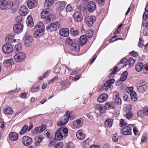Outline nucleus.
I'll list each match as a JSON object with an SVG mask.
<instances>
[{
	"label": "nucleus",
	"mask_w": 148,
	"mask_h": 148,
	"mask_svg": "<svg viewBox=\"0 0 148 148\" xmlns=\"http://www.w3.org/2000/svg\"><path fill=\"white\" fill-rule=\"evenodd\" d=\"M96 8L95 3L92 1L89 2L87 4V9L88 11L90 12H93Z\"/></svg>",
	"instance_id": "9b49d317"
},
{
	"label": "nucleus",
	"mask_w": 148,
	"mask_h": 148,
	"mask_svg": "<svg viewBox=\"0 0 148 148\" xmlns=\"http://www.w3.org/2000/svg\"><path fill=\"white\" fill-rule=\"evenodd\" d=\"M113 120L111 119H109L106 120L104 123V125L107 127H110L112 126Z\"/></svg>",
	"instance_id": "c9c22d12"
},
{
	"label": "nucleus",
	"mask_w": 148,
	"mask_h": 148,
	"mask_svg": "<svg viewBox=\"0 0 148 148\" xmlns=\"http://www.w3.org/2000/svg\"><path fill=\"white\" fill-rule=\"evenodd\" d=\"M143 112L146 115H148V107L145 108L143 109Z\"/></svg>",
	"instance_id": "774afa93"
},
{
	"label": "nucleus",
	"mask_w": 148,
	"mask_h": 148,
	"mask_svg": "<svg viewBox=\"0 0 148 148\" xmlns=\"http://www.w3.org/2000/svg\"><path fill=\"white\" fill-rule=\"evenodd\" d=\"M28 128V126L27 125H24L22 128V129L21 130L20 132V134L22 135L24 134V133L27 130Z\"/></svg>",
	"instance_id": "79ce46f5"
},
{
	"label": "nucleus",
	"mask_w": 148,
	"mask_h": 148,
	"mask_svg": "<svg viewBox=\"0 0 148 148\" xmlns=\"http://www.w3.org/2000/svg\"><path fill=\"white\" fill-rule=\"evenodd\" d=\"M23 28V25L21 23L16 24L13 26L14 32L16 33H18L21 32Z\"/></svg>",
	"instance_id": "9d476101"
},
{
	"label": "nucleus",
	"mask_w": 148,
	"mask_h": 148,
	"mask_svg": "<svg viewBox=\"0 0 148 148\" xmlns=\"http://www.w3.org/2000/svg\"><path fill=\"white\" fill-rule=\"evenodd\" d=\"M21 140L23 145L25 146H29L32 142V139L29 136H27L23 137Z\"/></svg>",
	"instance_id": "423d86ee"
},
{
	"label": "nucleus",
	"mask_w": 148,
	"mask_h": 148,
	"mask_svg": "<svg viewBox=\"0 0 148 148\" xmlns=\"http://www.w3.org/2000/svg\"><path fill=\"white\" fill-rule=\"evenodd\" d=\"M68 130L66 127L59 128L55 133V138L56 140H60L65 139L68 134Z\"/></svg>",
	"instance_id": "f257e3e1"
},
{
	"label": "nucleus",
	"mask_w": 148,
	"mask_h": 148,
	"mask_svg": "<svg viewBox=\"0 0 148 148\" xmlns=\"http://www.w3.org/2000/svg\"><path fill=\"white\" fill-rule=\"evenodd\" d=\"M108 95L106 94H103L100 95L97 99L98 101L100 103H102L106 101L107 99Z\"/></svg>",
	"instance_id": "4be33fe9"
},
{
	"label": "nucleus",
	"mask_w": 148,
	"mask_h": 148,
	"mask_svg": "<svg viewBox=\"0 0 148 148\" xmlns=\"http://www.w3.org/2000/svg\"><path fill=\"white\" fill-rule=\"evenodd\" d=\"M83 123V121L82 119H78L73 122V125L76 128L81 126Z\"/></svg>",
	"instance_id": "6ab92c4d"
},
{
	"label": "nucleus",
	"mask_w": 148,
	"mask_h": 148,
	"mask_svg": "<svg viewBox=\"0 0 148 148\" xmlns=\"http://www.w3.org/2000/svg\"><path fill=\"white\" fill-rule=\"evenodd\" d=\"M73 10V8L70 5H68L66 8V11L67 12H70Z\"/></svg>",
	"instance_id": "bf43d9fd"
},
{
	"label": "nucleus",
	"mask_w": 148,
	"mask_h": 148,
	"mask_svg": "<svg viewBox=\"0 0 148 148\" xmlns=\"http://www.w3.org/2000/svg\"><path fill=\"white\" fill-rule=\"evenodd\" d=\"M69 118L70 112L67 111L66 112L65 114L59 119L57 122V125L59 126L65 125L68 122Z\"/></svg>",
	"instance_id": "f03ea898"
},
{
	"label": "nucleus",
	"mask_w": 148,
	"mask_h": 148,
	"mask_svg": "<svg viewBox=\"0 0 148 148\" xmlns=\"http://www.w3.org/2000/svg\"><path fill=\"white\" fill-rule=\"evenodd\" d=\"M142 26L144 27H145V28L144 29L143 33L145 36H147L148 35V21L145 23H142Z\"/></svg>",
	"instance_id": "c756f323"
},
{
	"label": "nucleus",
	"mask_w": 148,
	"mask_h": 148,
	"mask_svg": "<svg viewBox=\"0 0 148 148\" xmlns=\"http://www.w3.org/2000/svg\"><path fill=\"white\" fill-rule=\"evenodd\" d=\"M46 128V126L44 124L41 125L40 126L38 127V133L43 132Z\"/></svg>",
	"instance_id": "ea45409f"
},
{
	"label": "nucleus",
	"mask_w": 148,
	"mask_h": 148,
	"mask_svg": "<svg viewBox=\"0 0 148 148\" xmlns=\"http://www.w3.org/2000/svg\"><path fill=\"white\" fill-rule=\"evenodd\" d=\"M114 107L115 103L113 102H107L105 104L104 106L105 109L106 110L113 109Z\"/></svg>",
	"instance_id": "bb28decb"
},
{
	"label": "nucleus",
	"mask_w": 148,
	"mask_h": 148,
	"mask_svg": "<svg viewBox=\"0 0 148 148\" xmlns=\"http://www.w3.org/2000/svg\"><path fill=\"white\" fill-rule=\"evenodd\" d=\"M26 56V54L24 52H19L14 56V59L16 62H21L24 60Z\"/></svg>",
	"instance_id": "20e7f679"
},
{
	"label": "nucleus",
	"mask_w": 148,
	"mask_h": 148,
	"mask_svg": "<svg viewBox=\"0 0 148 148\" xmlns=\"http://www.w3.org/2000/svg\"><path fill=\"white\" fill-rule=\"evenodd\" d=\"M53 0H45V6L47 8H50L53 5Z\"/></svg>",
	"instance_id": "f704fd0d"
},
{
	"label": "nucleus",
	"mask_w": 148,
	"mask_h": 148,
	"mask_svg": "<svg viewBox=\"0 0 148 148\" xmlns=\"http://www.w3.org/2000/svg\"><path fill=\"white\" fill-rule=\"evenodd\" d=\"M59 34L62 36L67 37L69 34V30L67 28L61 29L59 31Z\"/></svg>",
	"instance_id": "f3484780"
},
{
	"label": "nucleus",
	"mask_w": 148,
	"mask_h": 148,
	"mask_svg": "<svg viewBox=\"0 0 148 148\" xmlns=\"http://www.w3.org/2000/svg\"><path fill=\"white\" fill-rule=\"evenodd\" d=\"M2 50L5 54H9L11 53L13 51L12 46L9 43L5 44L2 47Z\"/></svg>",
	"instance_id": "39448f33"
},
{
	"label": "nucleus",
	"mask_w": 148,
	"mask_h": 148,
	"mask_svg": "<svg viewBox=\"0 0 148 148\" xmlns=\"http://www.w3.org/2000/svg\"><path fill=\"white\" fill-rule=\"evenodd\" d=\"M87 36L89 38L91 37L93 34V32L91 30H89L87 32Z\"/></svg>",
	"instance_id": "4d7b16f0"
},
{
	"label": "nucleus",
	"mask_w": 148,
	"mask_h": 148,
	"mask_svg": "<svg viewBox=\"0 0 148 148\" xmlns=\"http://www.w3.org/2000/svg\"><path fill=\"white\" fill-rule=\"evenodd\" d=\"M128 62V60L126 59H123L120 61V63L123 64V66L124 67L127 65Z\"/></svg>",
	"instance_id": "3c124183"
},
{
	"label": "nucleus",
	"mask_w": 148,
	"mask_h": 148,
	"mask_svg": "<svg viewBox=\"0 0 148 148\" xmlns=\"http://www.w3.org/2000/svg\"><path fill=\"white\" fill-rule=\"evenodd\" d=\"M118 67L117 66H114L112 69H111V72L110 73V76L116 73L118 71L117 70Z\"/></svg>",
	"instance_id": "de8ad7c7"
},
{
	"label": "nucleus",
	"mask_w": 148,
	"mask_h": 148,
	"mask_svg": "<svg viewBox=\"0 0 148 148\" xmlns=\"http://www.w3.org/2000/svg\"><path fill=\"white\" fill-rule=\"evenodd\" d=\"M38 32L39 33L42 34L44 30L45 27L44 24L41 22L39 21L38 23Z\"/></svg>",
	"instance_id": "5701e85b"
},
{
	"label": "nucleus",
	"mask_w": 148,
	"mask_h": 148,
	"mask_svg": "<svg viewBox=\"0 0 148 148\" xmlns=\"http://www.w3.org/2000/svg\"><path fill=\"white\" fill-rule=\"evenodd\" d=\"M66 148H75L74 145L71 142L68 143L66 146Z\"/></svg>",
	"instance_id": "5fc2aeb1"
},
{
	"label": "nucleus",
	"mask_w": 148,
	"mask_h": 148,
	"mask_svg": "<svg viewBox=\"0 0 148 148\" xmlns=\"http://www.w3.org/2000/svg\"><path fill=\"white\" fill-rule=\"evenodd\" d=\"M133 115L131 112H129L127 113L125 115L126 118L128 120H130L133 116Z\"/></svg>",
	"instance_id": "a19ab883"
},
{
	"label": "nucleus",
	"mask_w": 148,
	"mask_h": 148,
	"mask_svg": "<svg viewBox=\"0 0 148 148\" xmlns=\"http://www.w3.org/2000/svg\"><path fill=\"white\" fill-rule=\"evenodd\" d=\"M26 22L28 27H32L34 26V22L31 16H28L26 19Z\"/></svg>",
	"instance_id": "aec40b11"
},
{
	"label": "nucleus",
	"mask_w": 148,
	"mask_h": 148,
	"mask_svg": "<svg viewBox=\"0 0 148 148\" xmlns=\"http://www.w3.org/2000/svg\"><path fill=\"white\" fill-rule=\"evenodd\" d=\"M28 12V9L24 5L22 6L20 8L19 11V14L22 16L27 15Z\"/></svg>",
	"instance_id": "ddd939ff"
},
{
	"label": "nucleus",
	"mask_w": 148,
	"mask_h": 148,
	"mask_svg": "<svg viewBox=\"0 0 148 148\" xmlns=\"http://www.w3.org/2000/svg\"><path fill=\"white\" fill-rule=\"evenodd\" d=\"M144 13L143 17L144 20H146L148 18V11L147 10Z\"/></svg>",
	"instance_id": "13d9d810"
},
{
	"label": "nucleus",
	"mask_w": 148,
	"mask_h": 148,
	"mask_svg": "<svg viewBox=\"0 0 148 148\" xmlns=\"http://www.w3.org/2000/svg\"><path fill=\"white\" fill-rule=\"evenodd\" d=\"M48 75V72H46L45 73H44L43 75L42 76L40 77L39 79V80H42L44 78H45L46 76Z\"/></svg>",
	"instance_id": "0e129e2a"
},
{
	"label": "nucleus",
	"mask_w": 148,
	"mask_h": 148,
	"mask_svg": "<svg viewBox=\"0 0 148 148\" xmlns=\"http://www.w3.org/2000/svg\"><path fill=\"white\" fill-rule=\"evenodd\" d=\"M13 5L12 2L10 0L5 1L2 5L1 6V8L2 10H4L5 8H10Z\"/></svg>",
	"instance_id": "f8f14e48"
},
{
	"label": "nucleus",
	"mask_w": 148,
	"mask_h": 148,
	"mask_svg": "<svg viewBox=\"0 0 148 148\" xmlns=\"http://www.w3.org/2000/svg\"><path fill=\"white\" fill-rule=\"evenodd\" d=\"M147 137V135L145 134H144L143 135L141 139V143L146 141Z\"/></svg>",
	"instance_id": "864d4df0"
},
{
	"label": "nucleus",
	"mask_w": 148,
	"mask_h": 148,
	"mask_svg": "<svg viewBox=\"0 0 148 148\" xmlns=\"http://www.w3.org/2000/svg\"><path fill=\"white\" fill-rule=\"evenodd\" d=\"M77 44L76 45H75V44H73L72 45L73 47V49L74 50L76 51H77L79 50V44L78 42H76Z\"/></svg>",
	"instance_id": "49530a36"
},
{
	"label": "nucleus",
	"mask_w": 148,
	"mask_h": 148,
	"mask_svg": "<svg viewBox=\"0 0 148 148\" xmlns=\"http://www.w3.org/2000/svg\"><path fill=\"white\" fill-rule=\"evenodd\" d=\"M22 21V16L20 15L17 17L15 21L17 23H20Z\"/></svg>",
	"instance_id": "052dcab7"
},
{
	"label": "nucleus",
	"mask_w": 148,
	"mask_h": 148,
	"mask_svg": "<svg viewBox=\"0 0 148 148\" xmlns=\"http://www.w3.org/2000/svg\"><path fill=\"white\" fill-rule=\"evenodd\" d=\"M65 42L66 45L71 46H72L74 44L73 40L70 38H66Z\"/></svg>",
	"instance_id": "a18cd8bd"
},
{
	"label": "nucleus",
	"mask_w": 148,
	"mask_h": 148,
	"mask_svg": "<svg viewBox=\"0 0 148 148\" xmlns=\"http://www.w3.org/2000/svg\"><path fill=\"white\" fill-rule=\"evenodd\" d=\"M43 136L41 135H38V146L39 145L40 143H41L43 139Z\"/></svg>",
	"instance_id": "09e8293b"
},
{
	"label": "nucleus",
	"mask_w": 148,
	"mask_h": 148,
	"mask_svg": "<svg viewBox=\"0 0 148 148\" xmlns=\"http://www.w3.org/2000/svg\"><path fill=\"white\" fill-rule=\"evenodd\" d=\"M15 49L16 51H21L22 49V44L21 43H19L15 46Z\"/></svg>",
	"instance_id": "37998d69"
},
{
	"label": "nucleus",
	"mask_w": 148,
	"mask_h": 148,
	"mask_svg": "<svg viewBox=\"0 0 148 148\" xmlns=\"http://www.w3.org/2000/svg\"><path fill=\"white\" fill-rule=\"evenodd\" d=\"M112 139L113 141L115 142L118 140V137L117 136V134H115L113 135L112 137Z\"/></svg>",
	"instance_id": "69168bd1"
},
{
	"label": "nucleus",
	"mask_w": 148,
	"mask_h": 148,
	"mask_svg": "<svg viewBox=\"0 0 148 148\" xmlns=\"http://www.w3.org/2000/svg\"><path fill=\"white\" fill-rule=\"evenodd\" d=\"M111 86V85L110 84L108 81H107L104 84V86L102 87L103 89H105L106 90H107Z\"/></svg>",
	"instance_id": "c03bdc74"
},
{
	"label": "nucleus",
	"mask_w": 148,
	"mask_h": 148,
	"mask_svg": "<svg viewBox=\"0 0 148 148\" xmlns=\"http://www.w3.org/2000/svg\"><path fill=\"white\" fill-rule=\"evenodd\" d=\"M122 131L125 135H130L132 134V128L129 126H126L123 128Z\"/></svg>",
	"instance_id": "2eb2a0df"
},
{
	"label": "nucleus",
	"mask_w": 148,
	"mask_h": 148,
	"mask_svg": "<svg viewBox=\"0 0 148 148\" xmlns=\"http://www.w3.org/2000/svg\"><path fill=\"white\" fill-rule=\"evenodd\" d=\"M5 40L6 42L9 43H13L16 41V40L14 39L13 36L10 35H8L5 37Z\"/></svg>",
	"instance_id": "7c9ffc66"
},
{
	"label": "nucleus",
	"mask_w": 148,
	"mask_h": 148,
	"mask_svg": "<svg viewBox=\"0 0 148 148\" xmlns=\"http://www.w3.org/2000/svg\"><path fill=\"white\" fill-rule=\"evenodd\" d=\"M131 98L132 100L133 101H135L137 99L136 94L134 91H132L130 93Z\"/></svg>",
	"instance_id": "4c0bfd02"
},
{
	"label": "nucleus",
	"mask_w": 148,
	"mask_h": 148,
	"mask_svg": "<svg viewBox=\"0 0 148 148\" xmlns=\"http://www.w3.org/2000/svg\"><path fill=\"white\" fill-rule=\"evenodd\" d=\"M27 6L29 9H32L36 6L37 2L35 0H28L27 1Z\"/></svg>",
	"instance_id": "dca6fc26"
},
{
	"label": "nucleus",
	"mask_w": 148,
	"mask_h": 148,
	"mask_svg": "<svg viewBox=\"0 0 148 148\" xmlns=\"http://www.w3.org/2000/svg\"><path fill=\"white\" fill-rule=\"evenodd\" d=\"M127 124L126 122H125V120L123 119H121L120 120V123L119 125L121 127H123L124 125H126Z\"/></svg>",
	"instance_id": "8fccbe9b"
},
{
	"label": "nucleus",
	"mask_w": 148,
	"mask_h": 148,
	"mask_svg": "<svg viewBox=\"0 0 148 148\" xmlns=\"http://www.w3.org/2000/svg\"><path fill=\"white\" fill-rule=\"evenodd\" d=\"M95 108L96 110H99L101 113H104L105 112V110L101 105L96 104L95 106Z\"/></svg>",
	"instance_id": "473e14b6"
},
{
	"label": "nucleus",
	"mask_w": 148,
	"mask_h": 148,
	"mask_svg": "<svg viewBox=\"0 0 148 148\" xmlns=\"http://www.w3.org/2000/svg\"><path fill=\"white\" fill-rule=\"evenodd\" d=\"M76 136L78 139L79 140H82L85 137V135L83 133L82 130H79L76 133Z\"/></svg>",
	"instance_id": "412c9836"
},
{
	"label": "nucleus",
	"mask_w": 148,
	"mask_h": 148,
	"mask_svg": "<svg viewBox=\"0 0 148 148\" xmlns=\"http://www.w3.org/2000/svg\"><path fill=\"white\" fill-rule=\"evenodd\" d=\"M147 71L145 73L148 74V64L143 65V70Z\"/></svg>",
	"instance_id": "338daca9"
},
{
	"label": "nucleus",
	"mask_w": 148,
	"mask_h": 148,
	"mask_svg": "<svg viewBox=\"0 0 148 148\" xmlns=\"http://www.w3.org/2000/svg\"><path fill=\"white\" fill-rule=\"evenodd\" d=\"M136 70L138 72L140 71L142 69L143 70V65L142 63H138L136 65L135 67Z\"/></svg>",
	"instance_id": "72a5a7b5"
},
{
	"label": "nucleus",
	"mask_w": 148,
	"mask_h": 148,
	"mask_svg": "<svg viewBox=\"0 0 148 148\" xmlns=\"http://www.w3.org/2000/svg\"><path fill=\"white\" fill-rule=\"evenodd\" d=\"M63 147V144L61 143H57L55 146V148H62Z\"/></svg>",
	"instance_id": "680f3d73"
},
{
	"label": "nucleus",
	"mask_w": 148,
	"mask_h": 148,
	"mask_svg": "<svg viewBox=\"0 0 148 148\" xmlns=\"http://www.w3.org/2000/svg\"><path fill=\"white\" fill-rule=\"evenodd\" d=\"M52 11L50 8L45 9L41 12V17L42 18H46L47 16L51 14Z\"/></svg>",
	"instance_id": "1a4fd4ad"
},
{
	"label": "nucleus",
	"mask_w": 148,
	"mask_h": 148,
	"mask_svg": "<svg viewBox=\"0 0 148 148\" xmlns=\"http://www.w3.org/2000/svg\"><path fill=\"white\" fill-rule=\"evenodd\" d=\"M70 32L71 34L73 36H76L79 34L78 31L75 29L73 28H71L70 29Z\"/></svg>",
	"instance_id": "58836bf2"
},
{
	"label": "nucleus",
	"mask_w": 148,
	"mask_h": 148,
	"mask_svg": "<svg viewBox=\"0 0 148 148\" xmlns=\"http://www.w3.org/2000/svg\"><path fill=\"white\" fill-rule=\"evenodd\" d=\"M113 98L114 99L115 105H121V101L119 97V95L118 92H115L113 95Z\"/></svg>",
	"instance_id": "6e6552de"
},
{
	"label": "nucleus",
	"mask_w": 148,
	"mask_h": 148,
	"mask_svg": "<svg viewBox=\"0 0 148 148\" xmlns=\"http://www.w3.org/2000/svg\"><path fill=\"white\" fill-rule=\"evenodd\" d=\"M32 38L30 36H27L25 37L24 42L25 45L26 47L30 46L32 42Z\"/></svg>",
	"instance_id": "a211bd4d"
},
{
	"label": "nucleus",
	"mask_w": 148,
	"mask_h": 148,
	"mask_svg": "<svg viewBox=\"0 0 148 148\" xmlns=\"http://www.w3.org/2000/svg\"><path fill=\"white\" fill-rule=\"evenodd\" d=\"M147 85H143L142 86H137V91L140 93H143L147 90Z\"/></svg>",
	"instance_id": "a878e982"
},
{
	"label": "nucleus",
	"mask_w": 148,
	"mask_h": 148,
	"mask_svg": "<svg viewBox=\"0 0 148 148\" xmlns=\"http://www.w3.org/2000/svg\"><path fill=\"white\" fill-rule=\"evenodd\" d=\"M137 115L138 117H143L146 114H145V113L143 112V110L141 111L138 112L137 113Z\"/></svg>",
	"instance_id": "603ef678"
},
{
	"label": "nucleus",
	"mask_w": 148,
	"mask_h": 148,
	"mask_svg": "<svg viewBox=\"0 0 148 148\" xmlns=\"http://www.w3.org/2000/svg\"><path fill=\"white\" fill-rule=\"evenodd\" d=\"M9 137L10 139L12 141H15L18 138V136L16 133L11 132L10 133Z\"/></svg>",
	"instance_id": "b1692460"
},
{
	"label": "nucleus",
	"mask_w": 148,
	"mask_h": 148,
	"mask_svg": "<svg viewBox=\"0 0 148 148\" xmlns=\"http://www.w3.org/2000/svg\"><path fill=\"white\" fill-rule=\"evenodd\" d=\"M73 17L75 21L77 22H80L83 19L81 13L79 12H75L73 14Z\"/></svg>",
	"instance_id": "4468645a"
},
{
	"label": "nucleus",
	"mask_w": 148,
	"mask_h": 148,
	"mask_svg": "<svg viewBox=\"0 0 148 148\" xmlns=\"http://www.w3.org/2000/svg\"><path fill=\"white\" fill-rule=\"evenodd\" d=\"M144 45L143 40L140 38H139V42L138 44V45L139 47H142Z\"/></svg>",
	"instance_id": "6e6d98bb"
},
{
	"label": "nucleus",
	"mask_w": 148,
	"mask_h": 148,
	"mask_svg": "<svg viewBox=\"0 0 148 148\" xmlns=\"http://www.w3.org/2000/svg\"><path fill=\"white\" fill-rule=\"evenodd\" d=\"M127 72L126 71H125L122 73L120 77V80L122 81H125L127 78Z\"/></svg>",
	"instance_id": "e433bc0d"
},
{
	"label": "nucleus",
	"mask_w": 148,
	"mask_h": 148,
	"mask_svg": "<svg viewBox=\"0 0 148 148\" xmlns=\"http://www.w3.org/2000/svg\"><path fill=\"white\" fill-rule=\"evenodd\" d=\"M143 85H147L146 84V83L145 82H143L141 81H140L139 82L137 83V86H143Z\"/></svg>",
	"instance_id": "e2e57ef3"
},
{
	"label": "nucleus",
	"mask_w": 148,
	"mask_h": 148,
	"mask_svg": "<svg viewBox=\"0 0 148 148\" xmlns=\"http://www.w3.org/2000/svg\"><path fill=\"white\" fill-rule=\"evenodd\" d=\"M60 23L58 21H57L48 25L46 28V29L48 32H51L56 30L58 28H60Z\"/></svg>",
	"instance_id": "7ed1b4c3"
},
{
	"label": "nucleus",
	"mask_w": 148,
	"mask_h": 148,
	"mask_svg": "<svg viewBox=\"0 0 148 148\" xmlns=\"http://www.w3.org/2000/svg\"><path fill=\"white\" fill-rule=\"evenodd\" d=\"M95 18V17H93L92 16H88L86 17L84 19L85 22L86 23L88 26L90 27L92 25L94 22L95 21V20L93 18Z\"/></svg>",
	"instance_id": "0eeeda50"
},
{
	"label": "nucleus",
	"mask_w": 148,
	"mask_h": 148,
	"mask_svg": "<svg viewBox=\"0 0 148 148\" xmlns=\"http://www.w3.org/2000/svg\"><path fill=\"white\" fill-rule=\"evenodd\" d=\"M44 134L47 138L50 139L53 137V133L52 131L49 130H47L44 132Z\"/></svg>",
	"instance_id": "393cba45"
},
{
	"label": "nucleus",
	"mask_w": 148,
	"mask_h": 148,
	"mask_svg": "<svg viewBox=\"0 0 148 148\" xmlns=\"http://www.w3.org/2000/svg\"><path fill=\"white\" fill-rule=\"evenodd\" d=\"M13 59L10 58L4 61L3 64L6 67H8L14 64Z\"/></svg>",
	"instance_id": "c85d7f7f"
},
{
	"label": "nucleus",
	"mask_w": 148,
	"mask_h": 148,
	"mask_svg": "<svg viewBox=\"0 0 148 148\" xmlns=\"http://www.w3.org/2000/svg\"><path fill=\"white\" fill-rule=\"evenodd\" d=\"M80 44L82 46L86 44L87 41L86 36L85 35H82L79 38Z\"/></svg>",
	"instance_id": "cd10ccee"
},
{
	"label": "nucleus",
	"mask_w": 148,
	"mask_h": 148,
	"mask_svg": "<svg viewBox=\"0 0 148 148\" xmlns=\"http://www.w3.org/2000/svg\"><path fill=\"white\" fill-rule=\"evenodd\" d=\"M4 113L5 114H11L13 113V111L12 108L9 107H5L3 110Z\"/></svg>",
	"instance_id": "2f4dec72"
}]
</instances>
